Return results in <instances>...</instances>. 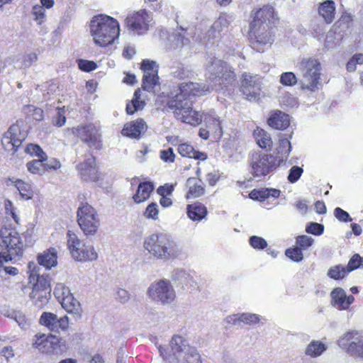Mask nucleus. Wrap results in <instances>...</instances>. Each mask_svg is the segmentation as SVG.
Listing matches in <instances>:
<instances>
[{
    "label": "nucleus",
    "mask_w": 363,
    "mask_h": 363,
    "mask_svg": "<svg viewBox=\"0 0 363 363\" xmlns=\"http://www.w3.org/2000/svg\"><path fill=\"white\" fill-rule=\"evenodd\" d=\"M22 125L23 122L18 121L10 126L2 137L1 143L4 148L12 154L17 151L26 138V132L22 128Z\"/></svg>",
    "instance_id": "obj_9"
},
{
    "label": "nucleus",
    "mask_w": 363,
    "mask_h": 363,
    "mask_svg": "<svg viewBox=\"0 0 363 363\" xmlns=\"http://www.w3.org/2000/svg\"><path fill=\"white\" fill-rule=\"evenodd\" d=\"M160 158L166 162H173L175 158V155L172 148L169 147L167 150L160 152Z\"/></svg>",
    "instance_id": "obj_63"
},
{
    "label": "nucleus",
    "mask_w": 363,
    "mask_h": 363,
    "mask_svg": "<svg viewBox=\"0 0 363 363\" xmlns=\"http://www.w3.org/2000/svg\"><path fill=\"white\" fill-rule=\"evenodd\" d=\"M140 68L143 71V89L154 91L155 87L159 85V65L155 61L146 59L143 60Z\"/></svg>",
    "instance_id": "obj_13"
},
{
    "label": "nucleus",
    "mask_w": 363,
    "mask_h": 363,
    "mask_svg": "<svg viewBox=\"0 0 363 363\" xmlns=\"http://www.w3.org/2000/svg\"><path fill=\"white\" fill-rule=\"evenodd\" d=\"M42 159L33 160L26 163L28 171L33 174H43L45 172L44 162Z\"/></svg>",
    "instance_id": "obj_41"
},
{
    "label": "nucleus",
    "mask_w": 363,
    "mask_h": 363,
    "mask_svg": "<svg viewBox=\"0 0 363 363\" xmlns=\"http://www.w3.org/2000/svg\"><path fill=\"white\" fill-rule=\"evenodd\" d=\"M57 252L55 249H50L38 256V262L46 269H50L57 264Z\"/></svg>",
    "instance_id": "obj_29"
},
{
    "label": "nucleus",
    "mask_w": 363,
    "mask_h": 363,
    "mask_svg": "<svg viewBox=\"0 0 363 363\" xmlns=\"http://www.w3.org/2000/svg\"><path fill=\"white\" fill-rule=\"evenodd\" d=\"M147 125L143 119L127 123L122 129L121 134L130 138L138 139L140 134L145 131Z\"/></svg>",
    "instance_id": "obj_23"
},
{
    "label": "nucleus",
    "mask_w": 363,
    "mask_h": 363,
    "mask_svg": "<svg viewBox=\"0 0 363 363\" xmlns=\"http://www.w3.org/2000/svg\"><path fill=\"white\" fill-rule=\"evenodd\" d=\"M303 170L301 167L298 166H293L290 170L289 174L288 175V180L291 183H294L298 180L301 177Z\"/></svg>",
    "instance_id": "obj_56"
},
{
    "label": "nucleus",
    "mask_w": 363,
    "mask_h": 363,
    "mask_svg": "<svg viewBox=\"0 0 363 363\" xmlns=\"http://www.w3.org/2000/svg\"><path fill=\"white\" fill-rule=\"evenodd\" d=\"M186 186L189 188L186 198H196L202 196L204 194V187L199 184L196 178L190 177L186 181Z\"/></svg>",
    "instance_id": "obj_36"
},
{
    "label": "nucleus",
    "mask_w": 363,
    "mask_h": 363,
    "mask_svg": "<svg viewBox=\"0 0 363 363\" xmlns=\"http://www.w3.org/2000/svg\"><path fill=\"white\" fill-rule=\"evenodd\" d=\"M38 60V55L34 52L26 55H18L14 59V67L18 69H26Z\"/></svg>",
    "instance_id": "obj_32"
},
{
    "label": "nucleus",
    "mask_w": 363,
    "mask_h": 363,
    "mask_svg": "<svg viewBox=\"0 0 363 363\" xmlns=\"http://www.w3.org/2000/svg\"><path fill=\"white\" fill-rule=\"evenodd\" d=\"M254 136L257 143L262 148L270 147L272 144L269 134L261 128H257L254 130Z\"/></svg>",
    "instance_id": "obj_38"
},
{
    "label": "nucleus",
    "mask_w": 363,
    "mask_h": 363,
    "mask_svg": "<svg viewBox=\"0 0 363 363\" xmlns=\"http://www.w3.org/2000/svg\"><path fill=\"white\" fill-rule=\"evenodd\" d=\"M240 320L246 324H255L260 320V318L255 313H242L240 315Z\"/></svg>",
    "instance_id": "obj_58"
},
{
    "label": "nucleus",
    "mask_w": 363,
    "mask_h": 363,
    "mask_svg": "<svg viewBox=\"0 0 363 363\" xmlns=\"http://www.w3.org/2000/svg\"><path fill=\"white\" fill-rule=\"evenodd\" d=\"M345 267L348 273L358 268H363V257H360L358 254L354 255Z\"/></svg>",
    "instance_id": "obj_48"
},
{
    "label": "nucleus",
    "mask_w": 363,
    "mask_h": 363,
    "mask_svg": "<svg viewBox=\"0 0 363 363\" xmlns=\"http://www.w3.org/2000/svg\"><path fill=\"white\" fill-rule=\"evenodd\" d=\"M313 239L308 235H300L296 238V244L301 250H306L312 245Z\"/></svg>",
    "instance_id": "obj_53"
},
{
    "label": "nucleus",
    "mask_w": 363,
    "mask_h": 363,
    "mask_svg": "<svg viewBox=\"0 0 363 363\" xmlns=\"http://www.w3.org/2000/svg\"><path fill=\"white\" fill-rule=\"evenodd\" d=\"M250 244L253 248L257 250L264 249L267 246V241L264 238L257 235L250 237Z\"/></svg>",
    "instance_id": "obj_54"
},
{
    "label": "nucleus",
    "mask_w": 363,
    "mask_h": 363,
    "mask_svg": "<svg viewBox=\"0 0 363 363\" xmlns=\"http://www.w3.org/2000/svg\"><path fill=\"white\" fill-rule=\"evenodd\" d=\"M337 343L350 354L363 357V335L358 331L352 330L344 333L337 340Z\"/></svg>",
    "instance_id": "obj_12"
},
{
    "label": "nucleus",
    "mask_w": 363,
    "mask_h": 363,
    "mask_svg": "<svg viewBox=\"0 0 363 363\" xmlns=\"http://www.w3.org/2000/svg\"><path fill=\"white\" fill-rule=\"evenodd\" d=\"M67 247L72 257L79 262H91L96 260L98 254L91 245H86L80 240L73 232H67Z\"/></svg>",
    "instance_id": "obj_6"
},
{
    "label": "nucleus",
    "mask_w": 363,
    "mask_h": 363,
    "mask_svg": "<svg viewBox=\"0 0 363 363\" xmlns=\"http://www.w3.org/2000/svg\"><path fill=\"white\" fill-rule=\"evenodd\" d=\"M280 82L285 86H293L297 82V78L291 72H284L280 77Z\"/></svg>",
    "instance_id": "obj_51"
},
{
    "label": "nucleus",
    "mask_w": 363,
    "mask_h": 363,
    "mask_svg": "<svg viewBox=\"0 0 363 363\" xmlns=\"http://www.w3.org/2000/svg\"><path fill=\"white\" fill-rule=\"evenodd\" d=\"M45 171L48 169H57L61 167L60 162L55 158H51L45 161Z\"/></svg>",
    "instance_id": "obj_64"
},
{
    "label": "nucleus",
    "mask_w": 363,
    "mask_h": 363,
    "mask_svg": "<svg viewBox=\"0 0 363 363\" xmlns=\"http://www.w3.org/2000/svg\"><path fill=\"white\" fill-rule=\"evenodd\" d=\"M62 307L68 313L74 314L77 317H80L82 308L80 303L74 297L72 294L61 300Z\"/></svg>",
    "instance_id": "obj_27"
},
{
    "label": "nucleus",
    "mask_w": 363,
    "mask_h": 363,
    "mask_svg": "<svg viewBox=\"0 0 363 363\" xmlns=\"http://www.w3.org/2000/svg\"><path fill=\"white\" fill-rule=\"evenodd\" d=\"M212 88L204 84L184 82L181 84L179 93L172 96L167 103L168 108L173 112L174 117L183 123L196 125L202 121V116L192 108V104L188 98L202 96L210 92Z\"/></svg>",
    "instance_id": "obj_1"
},
{
    "label": "nucleus",
    "mask_w": 363,
    "mask_h": 363,
    "mask_svg": "<svg viewBox=\"0 0 363 363\" xmlns=\"http://www.w3.org/2000/svg\"><path fill=\"white\" fill-rule=\"evenodd\" d=\"M252 16L253 20L250 23V27L272 26L275 21L274 8L269 5L264 6L256 10Z\"/></svg>",
    "instance_id": "obj_19"
},
{
    "label": "nucleus",
    "mask_w": 363,
    "mask_h": 363,
    "mask_svg": "<svg viewBox=\"0 0 363 363\" xmlns=\"http://www.w3.org/2000/svg\"><path fill=\"white\" fill-rule=\"evenodd\" d=\"M252 46L258 52H263L265 47H270L274 41L272 26L250 27Z\"/></svg>",
    "instance_id": "obj_10"
},
{
    "label": "nucleus",
    "mask_w": 363,
    "mask_h": 363,
    "mask_svg": "<svg viewBox=\"0 0 363 363\" xmlns=\"http://www.w3.org/2000/svg\"><path fill=\"white\" fill-rule=\"evenodd\" d=\"M206 123L207 124V128L211 132L216 133L218 130L220 133V122L216 118H209L205 119Z\"/></svg>",
    "instance_id": "obj_61"
},
{
    "label": "nucleus",
    "mask_w": 363,
    "mask_h": 363,
    "mask_svg": "<svg viewBox=\"0 0 363 363\" xmlns=\"http://www.w3.org/2000/svg\"><path fill=\"white\" fill-rule=\"evenodd\" d=\"M154 189L153 185L150 182L140 183L138 187L136 194L133 199L136 203H141L147 200Z\"/></svg>",
    "instance_id": "obj_30"
},
{
    "label": "nucleus",
    "mask_w": 363,
    "mask_h": 363,
    "mask_svg": "<svg viewBox=\"0 0 363 363\" xmlns=\"http://www.w3.org/2000/svg\"><path fill=\"white\" fill-rule=\"evenodd\" d=\"M191 347L183 337L173 336L170 341L169 350L164 357L165 363H179L181 358L188 352Z\"/></svg>",
    "instance_id": "obj_15"
},
{
    "label": "nucleus",
    "mask_w": 363,
    "mask_h": 363,
    "mask_svg": "<svg viewBox=\"0 0 363 363\" xmlns=\"http://www.w3.org/2000/svg\"><path fill=\"white\" fill-rule=\"evenodd\" d=\"M291 150V143L287 139L281 140L277 149L279 156V164L287 159Z\"/></svg>",
    "instance_id": "obj_42"
},
{
    "label": "nucleus",
    "mask_w": 363,
    "mask_h": 363,
    "mask_svg": "<svg viewBox=\"0 0 363 363\" xmlns=\"http://www.w3.org/2000/svg\"><path fill=\"white\" fill-rule=\"evenodd\" d=\"M30 298L38 307H43L48 302L50 298V291L48 289L44 291L43 289H33L30 293Z\"/></svg>",
    "instance_id": "obj_33"
},
{
    "label": "nucleus",
    "mask_w": 363,
    "mask_h": 363,
    "mask_svg": "<svg viewBox=\"0 0 363 363\" xmlns=\"http://www.w3.org/2000/svg\"><path fill=\"white\" fill-rule=\"evenodd\" d=\"M71 294L69 289L64 284H57L54 289V295L59 301Z\"/></svg>",
    "instance_id": "obj_47"
},
{
    "label": "nucleus",
    "mask_w": 363,
    "mask_h": 363,
    "mask_svg": "<svg viewBox=\"0 0 363 363\" xmlns=\"http://www.w3.org/2000/svg\"><path fill=\"white\" fill-rule=\"evenodd\" d=\"M79 68L84 72H90L96 68V64L93 61L79 60L78 61Z\"/></svg>",
    "instance_id": "obj_59"
},
{
    "label": "nucleus",
    "mask_w": 363,
    "mask_h": 363,
    "mask_svg": "<svg viewBox=\"0 0 363 363\" xmlns=\"http://www.w3.org/2000/svg\"><path fill=\"white\" fill-rule=\"evenodd\" d=\"M298 69L301 90L311 92L317 91L320 86V62L315 58H304L300 62Z\"/></svg>",
    "instance_id": "obj_5"
},
{
    "label": "nucleus",
    "mask_w": 363,
    "mask_h": 363,
    "mask_svg": "<svg viewBox=\"0 0 363 363\" xmlns=\"http://www.w3.org/2000/svg\"><path fill=\"white\" fill-rule=\"evenodd\" d=\"M23 245L19 233L13 228L0 229V264L16 260L22 256Z\"/></svg>",
    "instance_id": "obj_4"
},
{
    "label": "nucleus",
    "mask_w": 363,
    "mask_h": 363,
    "mask_svg": "<svg viewBox=\"0 0 363 363\" xmlns=\"http://www.w3.org/2000/svg\"><path fill=\"white\" fill-rule=\"evenodd\" d=\"M13 318L22 329H26L30 324L29 320L20 311L14 312Z\"/></svg>",
    "instance_id": "obj_55"
},
{
    "label": "nucleus",
    "mask_w": 363,
    "mask_h": 363,
    "mask_svg": "<svg viewBox=\"0 0 363 363\" xmlns=\"http://www.w3.org/2000/svg\"><path fill=\"white\" fill-rule=\"evenodd\" d=\"M289 123V116L279 111L274 113L268 119L269 126L279 130L286 129Z\"/></svg>",
    "instance_id": "obj_25"
},
{
    "label": "nucleus",
    "mask_w": 363,
    "mask_h": 363,
    "mask_svg": "<svg viewBox=\"0 0 363 363\" xmlns=\"http://www.w3.org/2000/svg\"><path fill=\"white\" fill-rule=\"evenodd\" d=\"M31 13L38 25H41L46 20L45 9L39 4L33 6Z\"/></svg>",
    "instance_id": "obj_43"
},
{
    "label": "nucleus",
    "mask_w": 363,
    "mask_h": 363,
    "mask_svg": "<svg viewBox=\"0 0 363 363\" xmlns=\"http://www.w3.org/2000/svg\"><path fill=\"white\" fill-rule=\"evenodd\" d=\"M347 273L346 267L338 264L330 268L328 275L333 279H340L344 278Z\"/></svg>",
    "instance_id": "obj_44"
},
{
    "label": "nucleus",
    "mask_w": 363,
    "mask_h": 363,
    "mask_svg": "<svg viewBox=\"0 0 363 363\" xmlns=\"http://www.w3.org/2000/svg\"><path fill=\"white\" fill-rule=\"evenodd\" d=\"M363 64V54H356L354 55L347 63V69L349 72H353L356 69L357 65H362Z\"/></svg>",
    "instance_id": "obj_52"
},
{
    "label": "nucleus",
    "mask_w": 363,
    "mask_h": 363,
    "mask_svg": "<svg viewBox=\"0 0 363 363\" xmlns=\"http://www.w3.org/2000/svg\"><path fill=\"white\" fill-rule=\"evenodd\" d=\"M174 279L179 281L183 286L195 288L196 283L193 275L183 269H177L174 272Z\"/></svg>",
    "instance_id": "obj_35"
},
{
    "label": "nucleus",
    "mask_w": 363,
    "mask_h": 363,
    "mask_svg": "<svg viewBox=\"0 0 363 363\" xmlns=\"http://www.w3.org/2000/svg\"><path fill=\"white\" fill-rule=\"evenodd\" d=\"M230 17L227 15H221L216 21L208 31L210 38H216L219 37L220 33L226 30L230 24Z\"/></svg>",
    "instance_id": "obj_26"
},
{
    "label": "nucleus",
    "mask_w": 363,
    "mask_h": 363,
    "mask_svg": "<svg viewBox=\"0 0 363 363\" xmlns=\"http://www.w3.org/2000/svg\"><path fill=\"white\" fill-rule=\"evenodd\" d=\"M334 216L340 221L349 222L352 220V218L350 217L349 213L347 211L342 210L340 207H337L335 208Z\"/></svg>",
    "instance_id": "obj_60"
},
{
    "label": "nucleus",
    "mask_w": 363,
    "mask_h": 363,
    "mask_svg": "<svg viewBox=\"0 0 363 363\" xmlns=\"http://www.w3.org/2000/svg\"><path fill=\"white\" fill-rule=\"evenodd\" d=\"M147 295L153 301L164 306L172 304L177 298L174 287L167 279L152 283L147 289Z\"/></svg>",
    "instance_id": "obj_7"
},
{
    "label": "nucleus",
    "mask_w": 363,
    "mask_h": 363,
    "mask_svg": "<svg viewBox=\"0 0 363 363\" xmlns=\"http://www.w3.org/2000/svg\"><path fill=\"white\" fill-rule=\"evenodd\" d=\"M324 227L318 223H311L306 228V232L313 235H319L323 232Z\"/></svg>",
    "instance_id": "obj_62"
},
{
    "label": "nucleus",
    "mask_w": 363,
    "mask_h": 363,
    "mask_svg": "<svg viewBox=\"0 0 363 363\" xmlns=\"http://www.w3.org/2000/svg\"><path fill=\"white\" fill-rule=\"evenodd\" d=\"M89 27L94 43L101 47L113 43L119 35V23L109 16L99 14L94 16Z\"/></svg>",
    "instance_id": "obj_3"
},
{
    "label": "nucleus",
    "mask_w": 363,
    "mask_h": 363,
    "mask_svg": "<svg viewBox=\"0 0 363 363\" xmlns=\"http://www.w3.org/2000/svg\"><path fill=\"white\" fill-rule=\"evenodd\" d=\"M285 255L291 260L296 262H301L303 258L302 250L298 247L287 249Z\"/></svg>",
    "instance_id": "obj_50"
},
{
    "label": "nucleus",
    "mask_w": 363,
    "mask_h": 363,
    "mask_svg": "<svg viewBox=\"0 0 363 363\" xmlns=\"http://www.w3.org/2000/svg\"><path fill=\"white\" fill-rule=\"evenodd\" d=\"M55 337L46 336L45 334H37L35 336L34 346L43 352H49V345L53 342Z\"/></svg>",
    "instance_id": "obj_37"
},
{
    "label": "nucleus",
    "mask_w": 363,
    "mask_h": 363,
    "mask_svg": "<svg viewBox=\"0 0 363 363\" xmlns=\"http://www.w3.org/2000/svg\"><path fill=\"white\" fill-rule=\"evenodd\" d=\"M276 166L275 159L272 155L255 153L252 156V173L256 177L266 176Z\"/></svg>",
    "instance_id": "obj_14"
},
{
    "label": "nucleus",
    "mask_w": 363,
    "mask_h": 363,
    "mask_svg": "<svg viewBox=\"0 0 363 363\" xmlns=\"http://www.w3.org/2000/svg\"><path fill=\"white\" fill-rule=\"evenodd\" d=\"M335 3L332 0H327L320 4L318 8L320 16L324 19L325 23H330L335 17Z\"/></svg>",
    "instance_id": "obj_28"
},
{
    "label": "nucleus",
    "mask_w": 363,
    "mask_h": 363,
    "mask_svg": "<svg viewBox=\"0 0 363 363\" xmlns=\"http://www.w3.org/2000/svg\"><path fill=\"white\" fill-rule=\"evenodd\" d=\"M144 216L148 219L157 220L159 218L158 204L156 203L149 204L144 212Z\"/></svg>",
    "instance_id": "obj_49"
},
{
    "label": "nucleus",
    "mask_w": 363,
    "mask_h": 363,
    "mask_svg": "<svg viewBox=\"0 0 363 363\" xmlns=\"http://www.w3.org/2000/svg\"><path fill=\"white\" fill-rule=\"evenodd\" d=\"M77 223L86 235H93L99 228L100 219L95 208L86 203L77 209Z\"/></svg>",
    "instance_id": "obj_8"
},
{
    "label": "nucleus",
    "mask_w": 363,
    "mask_h": 363,
    "mask_svg": "<svg viewBox=\"0 0 363 363\" xmlns=\"http://www.w3.org/2000/svg\"><path fill=\"white\" fill-rule=\"evenodd\" d=\"M207 70L215 79L227 80L234 77L233 70L230 67L222 60L213 57L208 60Z\"/></svg>",
    "instance_id": "obj_18"
},
{
    "label": "nucleus",
    "mask_w": 363,
    "mask_h": 363,
    "mask_svg": "<svg viewBox=\"0 0 363 363\" xmlns=\"http://www.w3.org/2000/svg\"><path fill=\"white\" fill-rule=\"evenodd\" d=\"M8 181L10 182L9 185H12L17 189L22 199L30 200L33 198L34 194L30 184L13 177L9 178Z\"/></svg>",
    "instance_id": "obj_24"
},
{
    "label": "nucleus",
    "mask_w": 363,
    "mask_h": 363,
    "mask_svg": "<svg viewBox=\"0 0 363 363\" xmlns=\"http://www.w3.org/2000/svg\"><path fill=\"white\" fill-rule=\"evenodd\" d=\"M330 296L332 304L338 309L342 310L347 296L345 291L342 288L337 287L332 291Z\"/></svg>",
    "instance_id": "obj_39"
},
{
    "label": "nucleus",
    "mask_w": 363,
    "mask_h": 363,
    "mask_svg": "<svg viewBox=\"0 0 363 363\" xmlns=\"http://www.w3.org/2000/svg\"><path fill=\"white\" fill-rule=\"evenodd\" d=\"M327 350V346L319 340L311 341L305 349L306 355L315 358L320 356Z\"/></svg>",
    "instance_id": "obj_31"
},
{
    "label": "nucleus",
    "mask_w": 363,
    "mask_h": 363,
    "mask_svg": "<svg viewBox=\"0 0 363 363\" xmlns=\"http://www.w3.org/2000/svg\"><path fill=\"white\" fill-rule=\"evenodd\" d=\"M28 268L30 274V282H33V289H37L40 290H45L48 289L49 291H51L50 284L48 279L44 276H40L36 270L37 266L34 262H29L28 265Z\"/></svg>",
    "instance_id": "obj_22"
},
{
    "label": "nucleus",
    "mask_w": 363,
    "mask_h": 363,
    "mask_svg": "<svg viewBox=\"0 0 363 363\" xmlns=\"http://www.w3.org/2000/svg\"><path fill=\"white\" fill-rule=\"evenodd\" d=\"M187 214L189 218L194 221H200L207 214L206 208L201 204L189 205L187 207Z\"/></svg>",
    "instance_id": "obj_34"
},
{
    "label": "nucleus",
    "mask_w": 363,
    "mask_h": 363,
    "mask_svg": "<svg viewBox=\"0 0 363 363\" xmlns=\"http://www.w3.org/2000/svg\"><path fill=\"white\" fill-rule=\"evenodd\" d=\"M178 152L182 156V157H186L191 158L193 154H194V147L186 143H182L178 146L177 148Z\"/></svg>",
    "instance_id": "obj_57"
},
{
    "label": "nucleus",
    "mask_w": 363,
    "mask_h": 363,
    "mask_svg": "<svg viewBox=\"0 0 363 363\" xmlns=\"http://www.w3.org/2000/svg\"><path fill=\"white\" fill-rule=\"evenodd\" d=\"M77 169L80 172L82 179L85 181L96 182L99 179L94 157L88 158L84 162L80 163L77 166Z\"/></svg>",
    "instance_id": "obj_21"
},
{
    "label": "nucleus",
    "mask_w": 363,
    "mask_h": 363,
    "mask_svg": "<svg viewBox=\"0 0 363 363\" xmlns=\"http://www.w3.org/2000/svg\"><path fill=\"white\" fill-rule=\"evenodd\" d=\"M261 78L258 75L245 73L242 75V91L248 101H255L259 95Z\"/></svg>",
    "instance_id": "obj_17"
},
{
    "label": "nucleus",
    "mask_w": 363,
    "mask_h": 363,
    "mask_svg": "<svg viewBox=\"0 0 363 363\" xmlns=\"http://www.w3.org/2000/svg\"><path fill=\"white\" fill-rule=\"evenodd\" d=\"M75 133L82 142L90 148L100 150L102 147V140L100 129L93 123L77 126Z\"/></svg>",
    "instance_id": "obj_11"
},
{
    "label": "nucleus",
    "mask_w": 363,
    "mask_h": 363,
    "mask_svg": "<svg viewBox=\"0 0 363 363\" xmlns=\"http://www.w3.org/2000/svg\"><path fill=\"white\" fill-rule=\"evenodd\" d=\"M25 151L28 154H30L31 156H35L39 159H42L43 160H47L45 152L38 145L29 144L26 147Z\"/></svg>",
    "instance_id": "obj_45"
},
{
    "label": "nucleus",
    "mask_w": 363,
    "mask_h": 363,
    "mask_svg": "<svg viewBox=\"0 0 363 363\" xmlns=\"http://www.w3.org/2000/svg\"><path fill=\"white\" fill-rule=\"evenodd\" d=\"M144 247L155 257L164 261L181 258L183 247L164 235L152 234L144 242Z\"/></svg>",
    "instance_id": "obj_2"
},
{
    "label": "nucleus",
    "mask_w": 363,
    "mask_h": 363,
    "mask_svg": "<svg viewBox=\"0 0 363 363\" xmlns=\"http://www.w3.org/2000/svg\"><path fill=\"white\" fill-rule=\"evenodd\" d=\"M179 363H200V355L194 347H191L181 358Z\"/></svg>",
    "instance_id": "obj_46"
},
{
    "label": "nucleus",
    "mask_w": 363,
    "mask_h": 363,
    "mask_svg": "<svg viewBox=\"0 0 363 363\" xmlns=\"http://www.w3.org/2000/svg\"><path fill=\"white\" fill-rule=\"evenodd\" d=\"M40 323L50 331L55 332L60 329L65 330L69 326V319L67 315L59 318L57 315L50 312L43 313L40 318Z\"/></svg>",
    "instance_id": "obj_20"
},
{
    "label": "nucleus",
    "mask_w": 363,
    "mask_h": 363,
    "mask_svg": "<svg viewBox=\"0 0 363 363\" xmlns=\"http://www.w3.org/2000/svg\"><path fill=\"white\" fill-rule=\"evenodd\" d=\"M151 21V16L145 10L133 13L125 19L127 26L138 35L143 34L148 30Z\"/></svg>",
    "instance_id": "obj_16"
},
{
    "label": "nucleus",
    "mask_w": 363,
    "mask_h": 363,
    "mask_svg": "<svg viewBox=\"0 0 363 363\" xmlns=\"http://www.w3.org/2000/svg\"><path fill=\"white\" fill-rule=\"evenodd\" d=\"M140 90H136L134 93L133 98L130 103L126 105V112L128 114H133L138 110L143 108L145 102L140 100Z\"/></svg>",
    "instance_id": "obj_40"
}]
</instances>
